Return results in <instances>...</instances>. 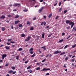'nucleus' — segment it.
I'll return each mask as SVG.
<instances>
[{"instance_id":"17","label":"nucleus","mask_w":76,"mask_h":76,"mask_svg":"<svg viewBox=\"0 0 76 76\" xmlns=\"http://www.w3.org/2000/svg\"><path fill=\"white\" fill-rule=\"evenodd\" d=\"M42 38H44V34H42Z\"/></svg>"},{"instance_id":"43","label":"nucleus","mask_w":76,"mask_h":76,"mask_svg":"<svg viewBox=\"0 0 76 76\" xmlns=\"http://www.w3.org/2000/svg\"><path fill=\"white\" fill-rule=\"evenodd\" d=\"M46 75H50V74L49 73H47L46 74Z\"/></svg>"},{"instance_id":"5","label":"nucleus","mask_w":76,"mask_h":76,"mask_svg":"<svg viewBox=\"0 0 76 76\" xmlns=\"http://www.w3.org/2000/svg\"><path fill=\"white\" fill-rule=\"evenodd\" d=\"M30 38H31V37L30 36H28L26 39H25V41H28L30 40Z\"/></svg>"},{"instance_id":"39","label":"nucleus","mask_w":76,"mask_h":76,"mask_svg":"<svg viewBox=\"0 0 76 76\" xmlns=\"http://www.w3.org/2000/svg\"><path fill=\"white\" fill-rule=\"evenodd\" d=\"M10 42L12 44H15V42Z\"/></svg>"},{"instance_id":"36","label":"nucleus","mask_w":76,"mask_h":76,"mask_svg":"<svg viewBox=\"0 0 76 76\" xmlns=\"http://www.w3.org/2000/svg\"><path fill=\"white\" fill-rule=\"evenodd\" d=\"M62 9L61 8L59 10L58 12H61V10Z\"/></svg>"},{"instance_id":"52","label":"nucleus","mask_w":76,"mask_h":76,"mask_svg":"<svg viewBox=\"0 0 76 76\" xmlns=\"http://www.w3.org/2000/svg\"><path fill=\"white\" fill-rule=\"evenodd\" d=\"M58 18V16H57L56 18L55 19H57Z\"/></svg>"},{"instance_id":"63","label":"nucleus","mask_w":76,"mask_h":76,"mask_svg":"<svg viewBox=\"0 0 76 76\" xmlns=\"http://www.w3.org/2000/svg\"><path fill=\"white\" fill-rule=\"evenodd\" d=\"M72 55H69V57H72Z\"/></svg>"},{"instance_id":"61","label":"nucleus","mask_w":76,"mask_h":76,"mask_svg":"<svg viewBox=\"0 0 76 76\" xmlns=\"http://www.w3.org/2000/svg\"><path fill=\"white\" fill-rule=\"evenodd\" d=\"M50 27V26H47L46 27L47 29H48V28H49Z\"/></svg>"},{"instance_id":"50","label":"nucleus","mask_w":76,"mask_h":76,"mask_svg":"<svg viewBox=\"0 0 76 76\" xmlns=\"http://www.w3.org/2000/svg\"><path fill=\"white\" fill-rule=\"evenodd\" d=\"M11 29H13V26H11Z\"/></svg>"},{"instance_id":"48","label":"nucleus","mask_w":76,"mask_h":76,"mask_svg":"<svg viewBox=\"0 0 76 76\" xmlns=\"http://www.w3.org/2000/svg\"><path fill=\"white\" fill-rule=\"evenodd\" d=\"M68 59V57H66V58H65V61H66V60H67Z\"/></svg>"},{"instance_id":"60","label":"nucleus","mask_w":76,"mask_h":76,"mask_svg":"<svg viewBox=\"0 0 76 76\" xmlns=\"http://www.w3.org/2000/svg\"><path fill=\"white\" fill-rule=\"evenodd\" d=\"M28 61H26L25 62V63H28Z\"/></svg>"},{"instance_id":"58","label":"nucleus","mask_w":76,"mask_h":76,"mask_svg":"<svg viewBox=\"0 0 76 76\" xmlns=\"http://www.w3.org/2000/svg\"><path fill=\"white\" fill-rule=\"evenodd\" d=\"M75 57V55H74L72 57V58H74Z\"/></svg>"},{"instance_id":"20","label":"nucleus","mask_w":76,"mask_h":76,"mask_svg":"<svg viewBox=\"0 0 76 76\" xmlns=\"http://www.w3.org/2000/svg\"><path fill=\"white\" fill-rule=\"evenodd\" d=\"M19 16L17 15L15 17V19H17V18H19Z\"/></svg>"},{"instance_id":"22","label":"nucleus","mask_w":76,"mask_h":76,"mask_svg":"<svg viewBox=\"0 0 76 76\" xmlns=\"http://www.w3.org/2000/svg\"><path fill=\"white\" fill-rule=\"evenodd\" d=\"M63 41H64V40H63V39H61L59 41V42H63Z\"/></svg>"},{"instance_id":"9","label":"nucleus","mask_w":76,"mask_h":76,"mask_svg":"<svg viewBox=\"0 0 76 76\" xmlns=\"http://www.w3.org/2000/svg\"><path fill=\"white\" fill-rule=\"evenodd\" d=\"M5 18V16L3 15H2L0 17V19H4Z\"/></svg>"},{"instance_id":"33","label":"nucleus","mask_w":76,"mask_h":76,"mask_svg":"<svg viewBox=\"0 0 76 76\" xmlns=\"http://www.w3.org/2000/svg\"><path fill=\"white\" fill-rule=\"evenodd\" d=\"M68 46V45H66L65 46V47H64V48H65V49L67 48Z\"/></svg>"},{"instance_id":"11","label":"nucleus","mask_w":76,"mask_h":76,"mask_svg":"<svg viewBox=\"0 0 76 76\" xmlns=\"http://www.w3.org/2000/svg\"><path fill=\"white\" fill-rule=\"evenodd\" d=\"M5 48L7 49V50H9L10 49V47L9 46H6L5 47Z\"/></svg>"},{"instance_id":"18","label":"nucleus","mask_w":76,"mask_h":76,"mask_svg":"<svg viewBox=\"0 0 76 76\" xmlns=\"http://www.w3.org/2000/svg\"><path fill=\"white\" fill-rule=\"evenodd\" d=\"M36 69L37 70H40V67H38Z\"/></svg>"},{"instance_id":"44","label":"nucleus","mask_w":76,"mask_h":76,"mask_svg":"<svg viewBox=\"0 0 76 76\" xmlns=\"http://www.w3.org/2000/svg\"><path fill=\"white\" fill-rule=\"evenodd\" d=\"M45 60H46V59H44L42 61V62H44V61H45Z\"/></svg>"},{"instance_id":"46","label":"nucleus","mask_w":76,"mask_h":76,"mask_svg":"<svg viewBox=\"0 0 76 76\" xmlns=\"http://www.w3.org/2000/svg\"><path fill=\"white\" fill-rule=\"evenodd\" d=\"M12 47H16V45H12Z\"/></svg>"},{"instance_id":"42","label":"nucleus","mask_w":76,"mask_h":76,"mask_svg":"<svg viewBox=\"0 0 76 76\" xmlns=\"http://www.w3.org/2000/svg\"><path fill=\"white\" fill-rule=\"evenodd\" d=\"M16 73V71H15L14 72H12V74H15V73Z\"/></svg>"},{"instance_id":"55","label":"nucleus","mask_w":76,"mask_h":76,"mask_svg":"<svg viewBox=\"0 0 76 76\" xmlns=\"http://www.w3.org/2000/svg\"><path fill=\"white\" fill-rule=\"evenodd\" d=\"M71 36H69V37H68L67 38H66V39H69V38H70V37Z\"/></svg>"},{"instance_id":"27","label":"nucleus","mask_w":76,"mask_h":76,"mask_svg":"<svg viewBox=\"0 0 76 76\" xmlns=\"http://www.w3.org/2000/svg\"><path fill=\"white\" fill-rule=\"evenodd\" d=\"M67 10H65L64 11V14H65L66 13H67Z\"/></svg>"},{"instance_id":"7","label":"nucleus","mask_w":76,"mask_h":76,"mask_svg":"<svg viewBox=\"0 0 76 76\" xmlns=\"http://www.w3.org/2000/svg\"><path fill=\"white\" fill-rule=\"evenodd\" d=\"M7 56V55L6 54H4L2 55V59H4V58Z\"/></svg>"},{"instance_id":"10","label":"nucleus","mask_w":76,"mask_h":76,"mask_svg":"<svg viewBox=\"0 0 76 76\" xmlns=\"http://www.w3.org/2000/svg\"><path fill=\"white\" fill-rule=\"evenodd\" d=\"M41 48H43L44 50H45V51L46 50V48H45V46H44L43 47H41Z\"/></svg>"},{"instance_id":"28","label":"nucleus","mask_w":76,"mask_h":76,"mask_svg":"<svg viewBox=\"0 0 76 76\" xmlns=\"http://www.w3.org/2000/svg\"><path fill=\"white\" fill-rule=\"evenodd\" d=\"M31 66H28V67L27 68V69H31Z\"/></svg>"},{"instance_id":"30","label":"nucleus","mask_w":76,"mask_h":76,"mask_svg":"<svg viewBox=\"0 0 76 76\" xmlns=\"http://www.w3.org/2000/svg\"><path fill=\"white\" fill-rule=\"evenodd\" d=\"M22 37H25V34H22Z\"/></svg>"},{"instance_id":"29","label":"nucleus","mask_w":76,"mask_h":76,"mask_svg":"<svg viewBox=\"0 0 76 76\" xmlns=\"http://www.w3.org/2000/svg\"><path fill=\"white\" fill-rule=\"evenodd\" d=\"M30 30H31V31H32L33 30H34V27H31L30 28Z\"/></svg>"},{"instance_id":"2","label":"nucleus","mask_w":76,"mask_h":76,"mask_svg":"<svg viewBox=\"0 0 76 76\" xmlns=\"http://www.w3.org/2000/svg\"><path fill=\"white\" fill-rule=\"evenodd\" d=\"M20 6V4H14L13 5V6H15L16 7V6H17V7H19Z\"/></svg>"},{"instance_id":"47","label":"nucleus","mask_w":76,"mask_h":76,"mask_svg":"<svg viewBox=\"0 0 76 76\" xmlns=\"http://www.w3.org/2000/svg\"><path fill=\"white\" fill-rule=\"evenodd\" d=\"M39 53H41V50L40 49L39 50Z\"/></svg>"},{"instance_id":"53","label":"nucleus","mask_w":76,"mask_h":76,"mask_svg":"<svg viewBox=\"0 0 76 76\" xmlns=\"http://www.w3.org/2000/svg\"><path fill=\"white\" fill-rule=\"evenodd\" d=\"M8 65H9V64H5V66H8Z\"/></svg>"},{"instance_id":"26","label":"nucleus","mask_w":76,"mask_h":76,"mask_svg":"<svg viewBox=\"0 0 76 76\" xmlns=\"http://www.w3.org/2000/svg\"><path fill=\"white\" fill-rule=\"evenodd\" d=\"M2 30L3 31H5V28H2Z\"/></svg>"},{"instance_id":"34","label":"nucleus","mask_w":76,"mask_h":76,"mask_svg":"<svg viewBox=\"0 0 76 76\" xmlns=\"http://www.w3.org/2000/svg\"><path fill=\"white\" fill-rule=\"evenodd\" d=\"M72 61L74 62L75 61V59L73 58L72 59Z\"/></svg>"},{"instance_id":"40","label":"nucleus","mask_w":76,"mask_h":76,"mask_svg":"<svg viewBox=\"0 0 76 76\" xmlns=\"http://www.w3.org/2000/svg\"><path fill=\"white\" fill-rule=\"evenodd\" d=\"M8 17H12V15H10V14H9L8 15Z\"/></svg>"},{"instance_id":"32","label":"nucleus","mask_w":76,"mask_h":76,"mask_svg":"<svg viewBox=\"0 0 76 76\" xmlns=\"http://www.w3.org/2000/svg\"><path fill=\"white\" fill-rule=\"evenodd\" d=\"M61 2H60L59 4V6H61Z\"/></svg>"},{"instance_id":"25","label":"nucleus","mask_w":76,"mask_h":76,"mask_svg":"<svg viewBox=\"0 0 76 76\" xmlns=\"http://www.w3.org/2000/svg\"><path fill=\"white\" fill-rule=\"evenodd\" d=\"M15 66L12 67V69L13 70H15Z\"/></svg>"},{"instance_id":"62","label":"nucleus","mask_w":76,"mask_h":76,"mask_svg":"<svg viewBox=\"0 0 76 76\" xmlns=\"http://www.w3.org/2000/svg\"><path fill=\"white\" fill-rule=\"evenodd\" d=\"M13 10L14 12H15V11H16V10H16V9H14Z\"/></svg>"},{"instance_id":"49","label":"nucleus","mask_w":76,"mask_h":76,"mask_svg":"<svg viewBox=\"0 0 76 76\" xmlns=\"http://www.w3.org/2000/svg\"><path fill=\"white\" fill-rule=\"evenodd\" d=\"M64 35H65V33H62V35H63V36Z\"/></svg>"},{"instance_id":"56","label":"nucleus","mask_w":76,"mask_h":76,"mask_svg":"<svg viewBox=\"0 0 76 76\" xmlns=\"http://www.w3.org/2000/svg\"><path fill=\"white\" fill-rule=\"evenodd\" d=\"M36 20V17L34 18H33V20Z\"/></svg>"},{"instance_id":"13","label":"nucleus","mask_w":76,"mask_h":76,"mask_svg":"<svg viewBox=\"0 0 76 76\" xmlns=\"http://www.w3.org/2000/svg\"><path fill=\"white\" fill-rule=\"evenodd\" d=\"M12 72H13V70H11L8 72V73H12Z\"/></svg>"},{"instance_id":"4","label":"nucleus","mask_w":76,"mask_h":76,"mask_svg":"<svg viewBox=\"0 0 76 76\" xmlns=\"http://www.w3.org/2000/svg\"><path fill=\"white\" fill-rule=\"evenodd\" d=\"M43 9H44V7H42L39 10L38 12L39 13H41L42 12V10H43Z\"/></svg>"},{"instance_id":"51","label":"nucleus","mask_w":76,"mask_h":76,"mask_svg":"<svg viewBox=\"0 0 76 76\" xmlns=\"http://www.w3.org/2000/svg\"><path fill=\"white\" fill-rule=\"evenodd\" d=\"M44 23L43 22H42V23H41V25H43Z\"/></svg>"},{"instance_id":"8","label":"nucleus","mask_w":76,"mask_h":76,"mask_svg":"<svg viewBox=\"0 0 76 76\" xmlns=\"http://www.w3.org/2000/svg\"><path fill=\"white\" fill-rule=\"evenodd\" d=\"M20 22V21L19 20H18L16 21H15V24H17V23H19Z\"/></svg>"},{"instance_id":"23","label":"nucleus","mask_w":76,"mask_h":76,"mask_svg":"<svg viewBox=\"0 0 76 76\" xmlns=\"http://www.w3.org/2000/svg\"><path fill=\"white\" fill-rule=\"evenodd\" d=\"M76 46V44L72 46V48H75Z\"/></svg>"},{"instance_id":"19","label":"nucleus","mask_w":76,"mask_h":76,"mask_svg":"<svg viewBox=\"0 0 76 76\" xmlns=\"http://www.w3.org/2000/svg\"><path fill=\"white\" fill-rule=\"evenodd\" d=\"M66 53L65 52H63V53H61L60 54V55H63V54H65V53Z\"/></svg>"},{"instance_id":"38","label":"nucleus","mask_w":76,"mask_h":76,"mask_svg":"<svg viewBox=\"0 0 76 76\" xmlns=\"http://www.w3.org/2000/svg\"><path fill=\"white\" fill-rule=\"evenodd\" d=\"M19 56H16V60H18V58H19Z\"/></svg>"},{"instance_id":"45","label":"nucleus","mask_w":76,"mask_h":76,"mask_svg":"<svg viewBox=\"0 0 76 76\" xmlns=\"http://www.w3.org/2000/svg\"><path fill=\"white\" fill-rule=\"evenodd\" d=\"M23 11L24 12H27L28 11V10H23Z\"/></svg>"},{"instance_id":"1","label":"nucleus","mask_w":76,"mask_h":76,"mask_svg":"<svg viewBox=\"0 0 76 76\" xmlns=\"http://www.w3.org/2000/svg\"><path fill=\"white\" fill-rule=\"evenodd\" d=\"M66 24H69V25H72L71 26V28H72L73 27V26H74V25H75V23L73 22L72 21H70L69 20H66Z\"/></svg>"},{"instance_id":"59","label":"nucleus","mask_w":76,"mask_h":76,"mask_svg":"<svg viewBox=\"0 0 76 76\" xmlns=\"http://www.w3.org/2000/svg\"><path fill=\"white\" fill-rule=\"evenodd\" d=\"M44 19H46V16H44Z\"/></svg>"},{"instance_id":"24","label":"nucleus","mask_w":76,"mask_h":76,"mask_svg":"<svg viewBox=\"0 0 76 76\" xmlns=\"http://www.w3.org/2000/svg\"><path fill=\"white\" fill-rule=\"evenodd\" d=\"M22 50H23V49L22 48H19L18 49L19 51H22Z\"/></svg>"},{"instance_id":"14","label":"nucleus","mask_w":76,"mask_h":76,"mask_svg":"<svg viewBox=\"0 0 76 76\" xmlns=\"http://www.w3.org/2000/svg\"><path fill=\"white\" fill-rule=\"evenodd\" d=\"M19 28H22L23 26H22V24H20L19 25Z\"/></svg>"},{"instance_id":"57","label":"nucleus","mask_w":76,"mask_h":76,"mask_svg":"<svg viewBox=\"0 0 76 76\" xmlns=\"http://www.w3.org/2000/svg\"><path fill=\"white\" fill-rule=\"evenodd\" d=\"M7 45H10V43H9V42H8V43H7Z\"/></svg>"},{"instance_id":"35","label":"nucleus","mask_w":76,"mask_h":76,"mask_svg":"<svg viewBox=\"0 0 76 76\" xmlns=\"http://www.w3.org/2000/svg\"><path fill=\"white\" fill-rule=\"evenodd\" d=\"M52 35V34H50L48 35V37H51Z\"/></svg>"},{"instance_id":"54","label":"nucleus","mask_w":76,"mask_h":76,"mask_svg":"<svg viewBox=\"0 0 76 76\" xmlns=\"http://www.w3.org/2000/svg\"><path fill=\"white\" fill-rule=\"evenodd\" d=\"M57 4V3H56V4H54V6H56Z\"/></svg>"},{"instance_id":"37","label":"nucleus","mask_w":76,"mask_h":76,"mask_svg":"<svg viewBox=\"0 0 76 76\" xmlns=\"http://www.w3.org/2000/svg\"><path fill=\"white\" fill-rule=\"evenodd\" d=\"M27 25H29V24H30V22L29 21L27 22Z\"/></svg>"},{"instance_id":"15","label":"nucleus","mask_w":76,"mask_h":76,"mask_svg":"<svg viewBox=\"0 0 76 76\" xmlns=\"http://www.w3.org/2000/svg\"><path fill=\"white\" fill-rule=\"evenodd\" d=\"M28 72H29V73H32V70L31 69H29L28 70Z\"/></svg>"},{"instance_id":"12","label":"nucleus","mask_w":76,"mask_h":76,"mask_svg":"<svg viewBox=\"0 0 76 76\" xmlns=\"http://www.w3.org/2000/svg\"><path fill=\"white\" fill-rule=\"evenodd\" d=\"M52 15H53V14L52 13H51V14H50L49 15L48 17H49V18H51V16H52Z\"/></svg>"},{"instance_id":"3","label":"nucleus","mask_w":76,"mask_h":76,"mask_svg":"<svg viewBox=\"0 0 76 76\" xmlns=\"http://www.w3.org/2000/svg\"><path fill=\"white\" fill-rule=\"evenodd\" d=\"M61 51H58L57 50L54 52V54H58V53H61Z\"/></svg>"},{"instance_id":"41","label":"nucleus","mask_w":76,"mask_h":76,"mask_svg":"<svg viewBox=\"0 0 76 76\" xmlns=\"http://www.w3.org/2000/svg\"><path fill=\"white\" fill-rule=\"evenodd\" d=\"M33 53H34V52H33V51H31L30 52V54H32Z\"/></svg>"},{"instance_id":"6","label":"nucleus","mask_w":76,"mask_h":76,"mask_svg":"<svg viewBox=\"0 0 76 76\" xmlns=\"http://www.w3.org/2000/svg\"><path fill=\"white\" fill-rule=\"evenodd\" d=\"M47 70H50V69L45 68L43 69L42 71H47Z\"/></svg>"},{"instance_id":"16","label":"nucleus","mask_w":76,"mask_h":76,"mask_svg":"<svg viewBox=\"0 0 76 76\" xmlns=\"http://www.w3.org/2000/svg\"><path fill=\"white\" fill-rule=\"evenodd\" d=\"M33 51V48H31L29 50V51L30 52L31 51Z\"/></svg>"},{"instance_id":"31","label":"nucleus","mask_w":76,"mask_h":76,"mask_svg":"<svg viewBox=\"0 0 76 76\" xmlns=\"http://www.w3.org/2000/svg\"><path fill=\"white\" fill-rule=\"evenodd\" d=\"M12 40V39H8L7 40L8 42H10V41H11V40Z\"/></svg>"},{"instance_id":"21","label":"nucleus","mask_w":76,"mask_h":76,"mask_svg":"<svg viewBox=\"0 0 76 76\" xmlns=\"http://www.w3.org/2000/svg\"><path fill=\"white\" fill-rule=\"evenodd\" d=\"M35 56V53H34L31 56V57H34V56Z\"/></svg>"},{"instance_id":"64","label":"nucleus","mask_w":76,"mask_h":76,"mask_svg":"<svg viewBox=\"0 0 76 76\" xmlns=\"http://www.w3.org/2000/svg\"><path fill=\"white\" fill-rule=\"evenodd\" d=\"M43 0H40V2H42Z\"/></svg>"}]
</instances>
